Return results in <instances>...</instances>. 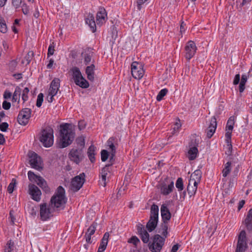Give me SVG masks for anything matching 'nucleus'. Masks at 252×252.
Wrapping results in <instances>:
<instances>
[{
    "label": "nucleus",
    "instance_id": "nucleus-62",
    "mask_svg": "<svg viewBox=\"0 0 252 252\" xmlns=\"http://www.w3.org/2000/svg\"><path fill=\"white\" fill-rule=\"evenodd\" d=\"M107 143L111 150L110 151H116L115 146L114 144L110 140V139L107 141Z\"/></svg>",
    "mask_w": 252,
    "mask_h": 252
},
{
    "label": "nucleus",
    "instance_id": "nucleus-53",
    "mask_svg": "<svg viewBox=\"0 0 252 252\" xmlns=\"http://www.w3.org/2000/svg\"><path fill=\"white\" fill-rule=\"evenodd\" d=\"M199 144V140H197L195 137L193 136L189 143V147H196L198 146Z\"/></svg>",
    "mask_w": 252,
    "mask_h": 252
},
{
    "label": "nucleus",
    "instance_id": "nucleus-17",
    "mask_svg": "<svg viewBox=\"0 0 252 252\" xmlns=\"http://www.w3.org/2000/svg\"><path fill=\"white\" fill-rule=\"evenodd\" d=\"M107 19V13L105 8L103 7H99L96 14V23L97 25H102L104 23Z\"/></svg>",
    "mask_w": 252,
    "mask_h": 252
},
{
    "label": "nucleus",
    "instance_id": "nucleus-49",
    "mask_svg": "<svg viewBox=\"0 0 252 252\" xmlns=\"http://www.w3.org/2000/svg\"><path fill=\"white\" fill-rule=\"evenodd\" d=\"M44 95L42 93H40L37 96L36 105L37 107H40L43 101Z\"/></svg>",
    "mask_w": 252,
    "mask_h": 252
},
{
    "label": "nucleus",
    "instance_id": "nucleus-9",
    "mask_svg": "<svg viewBox=\"0 0 252 252\" xmlns=\"http://www.w3.org/2000/svg\"><path fill=\"white\" fill-rule=\"evenodd\" d=\"M32 110L30 108L23 109L19 113L17 117V121L21 125L26 126L29 122V120L31 116Z\"/></svg>",
    "mask_w": 252,
    "mask_h": 252
},
{
    "label": "nucleus",
    "instance_id": "nucleus-2",
    "mask_svg": "<svg viewBox=\"0 0 252 252\" xmlns=\"http://www.w3.org/2000/svg\"><path fill=\"white\" fill-rule=\"evenodd\" d=\"M66 202L65 190L62 186H59L50 200V206L54 211L63 209Z\"/></svg>",
    "mask_w": 252,
    "mask_h": 252
},
{
    "label": "nucleus",
    "instance_id": "nucleus-57",
    "mask_svg": "<svg viewBox=\"0 0 252 252\" xmlns=\"http://www.w3.org/2000/svg\"><path fill=\"white\" fill-rule=\"evenodd\" d=\"M9 125L6 122L2 123L1 125H0V129L2 132H5L7 131Z\"/></svg>",
    "mask_w": 252,
    "mask_h": 252
},
{
    "label": "nucleus",
    "instance_id": "nucleus-34",
    "mask_svg": "<svg viewBox=\"0 0 252 252\" xmlns=\"http://www.w3.org/2000/svg\"><path fill=\"white\" fill-rule=\"evenodd\" d=\"M235 117L234 116H231L228 120L226 126L225 127V130L232 131L233 128V126L235 123Z\"/></svg>",
    "mask_w": 252,
    "mask_h": 252
},
{
    "label": "nucleus",
    "instance_id": "nucleus-45",
    "mask_svg": "<svg viewBox=\"0 0 252 252\" xmlns=\"http://www.w3.org/2000/svg\"><path fill=\"white\" fill-rule=\"evenodd\" d=\"M14 243L11 240L8 241L5 247V252H11L14 249Z\"/></svg>",
    "mask_w": 252,
    "mask_h": 252
},
{
    "label": "nucleus",
    "instance_id": "nucleus-8",
    "mask_svg": "<svg viewBox=\"0 0 252 252\" xmlns=\"http://www.w3.org/2000/svg\"><path fill=\"white\" fill-rule=\"evenodd\" d=\"M131 72L132 76L137 79H141L144 75V70L142 63L133 62L131 64Z\"/></svg>",
    "mask_w": 252,
    "mask_h": 252
},
{
    "label": "nucleus",
    "instance_id": "nucleus-18",
    "mask_svg": "<svg viewBox=\"0 0 252 252\" xmlns=\"http://www.w3.org/2000/svg\"><path fill=\"white\" fill-rule=\"evenodd\" d=\"M174 188L173 181H171L168 185L165 183H162L159 185L160 193L164 195H167L173 191Z\"/></svg>",
    "mask_w": 252,
    "mask_h": 252
},
{
    "label": "nucleus",
    "instance_id": "nucleus-14",
    "mask_svg": "<svg viewBox=\"0 0 252 252\" xmlns=\"http://www.w3.org/2000/svg\"><path fill=\"white\" fill-rule=\"evenodd\" d=\"M246 240V231L245 230H243L240 232L238 236V240L236 250H238V251H240V250L245 251L247 247Z\"/></svg>",
    "mask_w": 252,
    "mask_h": 252
},
{
    "label": "nucleus",
    "instance_id": "nucleus-36",
    "mask_svg": "<svg viewBox=\"0 0 252 252\" xmlns=\"http://www.w3.org/2000/svg\"><path fill=\"white\" fill-rule=\"evenodd\" d=\"M247 80L246 75H243L241 77V80L239 85V92L242 93L245 89V84Z\"/></svg>",
    "mask_w": 252,
    "mask_h": 252
},
{
    "label": "nucleus",
    "instance_id": "nucleus-20",
    "mask_svg": "<svg viewBox=\"0 0 252 252\" xmlns=\"http://www.w3.org/2000/svg\"><path fill=\"white\" fill-rule=\"evenodd\" d=\"M161 216L163 222H168L171 219V214L165 204H162L160 207Z\"/></svg>",
    "mask_w": 252,
    "mask_h": 252
},
{
    "label": "nucleus",
    "instance_id": "nucleus-63",
    "mask_svg": "<svg viewBox=\"0 0 252 252\" xmlns=\"http://www.w3.org/2000/svg\"><path fill=\"white\" fill-rule=\"evenodd\" d=\"M2 46L5 54L9 49V45L5 41L3 40L2 41Z\"/></svg>",
    "mask_w": 252,
    "mask_h": 252
},
{
    "label": "nucleus",
    "instance_id": "nucleus-58",
    "mask_svg": "<svg viewBox=\"0 0 252 252\" xmlns=\"http://www.w3.org/2000/svg\"><path fill=\"white\" fill-rule=\"evenodd\" d=\"M22 10L24 14L28 15L29 13V9L26 3H23L22 5Z\"/></svg>",
    "mask_w": 252,
    "mask_h": 252
},
{
    "label": "nucleus",
    "instance_id": "nucleus-1",
    "mask_svg": "<svg viewBox=\"0 0 252 252\" xmlns=\"http://www.w3.org/2000/svg\"><path fill=\"white\" fill-rule=\"evenodd\" d=\"M69 124L66 123L61 126L59 142V147L60 148H64L70 145L74 140L75 133L69 128Z\"/></svg>",
    "mask_w": 252,
    "mask_h": 252
},
{
    "label": "nucleus",
    "instance_id": "nucleus-25",
    "mask_svg": "<svg viewBox=\"0 0 252 252\" xmlns=\"http://www.w3.org/2000/svg\"><path fill=\"white\" fill-rule=\"evenodd\" d=\"M111 168V164H106L100 172L102 181L103 182V186H106V176L108 173H109Z\"/></svg>",
    "mask_w": 252,
    "mask_h": 252
},
{
    "label": "nucleus",
    "instance_id": "nucleus-30",
    "mask_svg": "<svg viewBox=\"0 0 252 252\" xmlns=\"http://www.w3.org/2000/svg\"><path fill=\"white\" fill-rule=\"evenodd\" d=\"M168 222H163L161 223L160 227L158 229V232L163 235L164 238L167 237L168 232Z\"/></svg>",
    "mask_w": 252,
    "mask_h": 252
},
{
    "label": "nucleus",
    "instance_id": "nucleus-16",
    "mask_svg": "<svg viewBox=\"0 0 252 252\" xmlns=\"http://www.w3.org/2000/svg\"><path fill=\"white\" fill-rule=\"evenodd\" d=\"M137 230L143 242L148 243L149 241L150 235L141 224H138L137 225Z\"/></svg>",
    "mask_w": 252,
    "mask_h": 252
},
{
    "label": "nucleus",
    "instance_id": "nucleus-10",
    "mask_svg": "<svg viewBox=\"0 0 252 252\" xmlns=\"http://www.w3.org/2000/svg\"><path fill=\"white\" fill-rule=\"evenodd\" d=\"M197 47L194 42L192 40L189 41L185 47L186 59L188 61L190 60L194 56Z\"/></svg>",
    "mask_w": 252,
    "mask_h": 252
},
{
    "label": "nucleus",
    "instance_id": "nucleus-23",
    "mask_svg": "<svg viewBox=\"0 0 252 252\" xmlns=\"http://www.w3.org/2000/svg\"><path fill=\"white\" fill-rule=\"evenodd\" d=\"M85 22L88 24L93 32L96 31V24L93 14L89 13L85 19Z\"/></svg>",
    "mask_w": 252,
    "mask_h": 252
},
{
    "label": "nucleus",
    "instance_id": "nucleus-22",
    "mask_svg": "<svg viewBox=\"0 0 252 252\" xmlns=\"http://www.w3.org/2000/svg\"><path fill=\"white\" fill-rule=\"evenodd\" d=\"M198 182L196 181H192L191 179L189 181L187 187V191L189 197L193 196L197 190Z\"/></svg>",
    "mask_w": 252,
    "mask_h": 252
},
{
    "label": "nucleus",
    "instance_id": "nucleus-39",
    "mask_svg": "<svg viewBox=\"0 0 252 252\" xmlns=\"http://www.w3.org/2000/svg\"><path fill=\"white\" fill-rule=\"evenodd\" d=\"M28 178L31 182L35 183H36V180H38L39 177H41L40 176H37V175L35 174L34 172L32 171H29L28 172Z\"/></svg>",
    "mask_w": 252,
    "mask_h": 252
},
{
    "label": "nucleus",
    "instance_id": "nucleus-6",
    "mask_svg": "<svg viewBox=\"0 0 252 252\" xmlns=\"http://www.w3.org/2000/svg\"><path fill=\"white\" fill-rule=\"evenodd\" d=\"M84 173L80 174L72 179L70 184V189L73 192H77L83 186L85 181Z\"/></svg>",
    "mask_w": 252,
    "mask_h": 252
},
{
    "label": "nucleus",
    "instance_id": "nucleus-33",
    "mask_svg": "<svg viewBox=\"0 0 252 252\" xmlns=\"http://www.w3.org/2000/svg\"><path fill=\"white\" fill-rule=\"evenodd\" d=\"M94 53L93 52L90 51L88 53H86L84 55V63L87 65L92 63H94V60L93 59Z\"/></svg>",
    "mask_w": 252,
    "mask_h": 252
},
{
    "label": "nucleus",
    "instance_id": "nucleus-47",
    "mask_svg": "<svg viewBox=\"0 0 252 252\" xmlns=\"http://www.w3.org/2000/svg\"><path fill=\"white\" fill-rule=\"evenodd\" d=\"M176 187L178 191H182L184 189L183 181L182 178H178L176 182Z\"/></svg>",
    "mask_w": 252,
    "mask_h": 252
},
{
    "label": "nucleus",
    "instance_id": "nucleus-3",
    "mask_svg": "<svg viewBox=\"0 0 252 252\" xmlns=\"http://www.w3.org/2000/svg\"><path fill=\"white\" fill-rule=\"evenodd\" d=\"M53 129L50 126H47L42 129L39 140L45 147H50L53 144Z\"/></svg>",
    "mask_w": 252,
    "mask_h": 252
},
{
    "label": "nucleus",
    "instance_id": "nucleus-26",
    "mask_svg": "<svg viewBox=\"0 0 252 252\" xmlns=\"http://www.w3.org/2000/svg\"><path fill=\"white\" fill-rule=\"evenodd\" d=\"M158 221V219L150 218L146 224V228L150 232L154 230L157 227Z\"/></svg>",
    "mask_w": 252,
    "mask_h": 252
},
{
    "label": "nucleus",
    "instance_id": "nucleus-60",
    "mask_svg": "<svg viewBox=\"0 0 252 252\" xmlns=\"http://www.w3.org/2000/svg\"><path fill=\"white\" fill-rule=\"evenodd\" d=\"M22 3V0H12V4L15 8H19Z\"/></svg>",
    "mask_w": 252,
    "mask_h": 252
},
{
    "label": "nucleus",
    "instance_id": "nucleus-12",
    "mask_svg": "<svg viewBox=\"0 0 252 252\" xmlns=\"http://www.w3.org/2000/svg\"><path fill=\"white\" fill-rule=\"evenodd\" d=\"M29 162L31 167L35 169L40 171L42 169L39 161L40 157L35 152H32L29 155Z\"/></svg>",
    "mask_w": 252,
    "mask_h": 252
},
{
    "label": "nucleus",
    "instance_id": "nucleus-61",
    "mask_svg": "<svg viewBox=\"0 0 252 252\" xmlns=\"http://www.w3.org/2000/svg\"><path fill=\"white\" fill-rule=\"evenodd\" d=\"M11 107V103L9 102H7L4 100L2 103V108L5 110H8Z\"/></svg>",
    "mask_w": 252,
    "mask_h": 252
},
{
    "label": "nucleus",
    "instance_id": "nucleus-50",
    "mask_svg": "<svg viewBox=\"0 0 252 252\" xmlns=\"http://www.w3.org/2000/svg\"><path fill=\"white\" fill-rule=\"evenodd\" d=\"M109 153L106 150H102L101 151V159L102 161H105L108 158Z\"/></svg>",
    "mask_w": 252,
    "mask_h": 252
},
{
    "label": "nucleus",
    "instance_id": "nucleus-38",
    "mask_svg": "<svg viewBox=\"0 0 252 252\" xmlns=\"http://www.w3.org/2000/svg\"><path fill=\"white\" fill-rule=\"evenodd\" d=\"M231 164L230 161H228L225 164L224 168L222 170V176L224 177H226L231 171Z\"/></svg>",
    "mask_w": 252,
    "mask_h": 252
},
{
    "label": "nucleus",
    "instance_id": "nucleus-19",
    "mask_svg": "<svg viewBox=\"0 0 252 252\" xmlns=\"http://www.w3.org/2000/svg\"><path fill=\"white\" fill-rule=\"evenodd\" d=\"M60 80L59 78H55L51 82L49 90V94L56 95L59 91L60 86Z\"/></svg>",
    "mask_w": 252,
    "mask_h": 252
},
{
    "label": "nucleus",
    "instance_id": "nucleus-52",
    "mask_svg": "<svg viewBox=\"0 0 252 252\" xmlns=\"http://www.w3.org/2000/svg\"><path fill=\"white\" fill-rule=\"evenodd\" d=\"M109 237V234L108 232H105L104 234L103 235V237L101 239L100 244H103L104 245H106L107 246L108 242V239Z\"/></svg>",
    "mask_w": 252,
    "mask_h": 252
},
{
    "label": "nucleus",
    "instance_id": "nucleus-59",
    "mask_svg": "<svg viewBox=\"0 0 252 252\" xmlns=\"http://www.w3.org/2000/svg\"><path fill=\"white\" fill-rule=\"evenodd\" d=\"M86 126V123L84 120H81L78 122V128L80 130L84 129Z\"/></svg>",
    "mask_w": 252,
    "mask_h": 252
},
{
    "label": "nucleus",
    "instance_id": "nucleus-32",
    "mask_svg": "<svg viewBox=\"0 0 252 252\" xmlns=\"http://www.w3.org/2000/svg\"><path fill=\"white\" fill-rule=\"evenodd\" d=\"M198 153V149L196 147H189L188 151V158L189 160H193L196 157Z\"/></svg>",
    "mask_w": 252,
    "mask_h": 252
},
{
    "label": "nucleus",
    "instance_id": "nucleus-11",
    "mask_svg": "<svg viewBox=\"0 0 252 252\" xmlns=\"http://www.w3.org/2000/svg\"><path fill=\"white\" fill-rule=\"evenodd\" d=\"M52 208L46 203L40 205V216L42 220L45 221L52 216Z\"/></svg>",
    "mask_w": 252,
    "mask_h": 252
},
{
    "label": "nucleus",
    "instance_id": "nucleus-48",
    "mask_svg": "<svg viewBox=\"0 0 252 252\" xmlns=\"http://www.w3.org/2000/svg\"><path fill=\"white\" fill-rule=\"evenodd\" d=\"M21 94V89L19 87H17L15 92L13 94V97H12V100L13 101H16L19 98L20 95Z\"/></svg>",
    "mask_w": 252,
    "mask_h": 252
},
{
    "label": "nucleus",
    "instance_id": "nucleus-64",
    "mask_svg": "<svg viewBox=\"0 0 252 252\" xmlns=\"http://www.w3.org/2000/svg\"><path fill=\"white\" fill-rule=\"evenodd\" d=\"M240 77V76L239 74H237L235 76L234 79L233 81L234 85H237L239 83Z\"/></svg>",
    "mask_w": 252,
    "mask_h": 252
},
{
    "label": "nucleus",
    "instance_id": "nucleus-7",
    "mask_svg": "<svg viewBox=\"0 0 252 252\" xmlns=\"http://www.w3.org/2000/svg\"><path fill=\"white\" fill-rule=\"evenodd\" d=\"M70 160L78 164L84 158L83 150L75 147L72 148L68 154Z\"/></svg>",
    "mask_w": 252,
    "mask_h": 252
},
{
    "label": "nucleus",
    "instance_id": "nucleus-29",
    "mask_svg": "<svg viewBox=\"0 0 252 252\" xmlns=\"http://www.w3.org/2000/svg\"><path fill=\"white\" fill-rule=\"evenodd\" d=\"M95 149L94 145H91L88 149L87 154L89 158L92 163H94L95 160Z\"/></svg>",
    "mask_w": 252,
    "mask_h": 252
},
{
    "label": "nucleus",
    "instance_id": "nucleus-13",
    "mask_svg": "<svg viewBox=\"0 0 252 252\" xmlns=\"http://www.w3.org/2000/svg\"><path fill=\"white\" fill-rule=\"evenodd\" d=\"M29 193L31 195V197L33 200L37 202L40 201L41 192L36 186L32 184H29Z\"/></svg>",
    "mask_w": 252,
    "mask_h": 252
},
{
    "label": "nucleus",
    "instance_id": "nucleus-43",
    "mask_svg": "<svg viewBox=\"0 0 252 252\" xmlns=\"http://www.w3.org/2000/svg\"><path fill=\"white\" fill-rule=\"evenodd\" d=\"M96 226V223L94 222L88 228L87 232L86 233V234H87V235H89L90 236H92V235H93L95 231Z\"/></svg>",
    "mask_w": 252,
    "mask_h": 252
},
{
    "label": "nucleus",
    "instance_id": "nucleus-5",
    "mask_svg": "<svg viewBox=\"0 0 252 252\" xmlns=\"http://www.w3.org/2000/svg\"><path fill=\"white\" fill-rule=\"evenodd\" d=\"M72 72V77L76 85L84 89H86L89 87V82L83 76L79 68L77 67L73 68Z\"/></svg>",
    "mask_w": 252,
    "mask_h": 252
},
{
    "label": "nucleus",
    "instance_id": "nucleus-28",
    "mask_svg": "<svg viewBox=\"0 0 252 252\" xmlns=\"http://www.w3.org/2000/svg\"><path fill=\"white\" fill-rule=\"evenodd\" d=\"M36 183L46 193H48L50 192V188L47 186L46 181L42 177H39L38 180H36Z\"/></svg>",
    "mask_w": 252,
    "mask_h": 252
},
{
    "label": "nucleus",
    "instance_id": "nucleus-54",
    "mask_svg": "<svg viewBox=\"0 0 252 252\" xmlns=\"http://www.w3.org/2000/svg\"><path fill=\"white\" fill-rule=\"evenodd\" d=\"M128 242L129 243H132L135 246H137V243H140L139 239L135 236H132L128 240Z\"/></svg>",
    "mask_w": 252,
    "mask_h": 252
},
{
    "label": "nucleus",
    "instance_id": "nucleus-56",
    "mask_svg": "<svg viewBox=\"0 0 252 252\" xmlns=\"http://www.w3.org/2000/svg\"><path fill=\"white\" fill-rule=\"evenodd\" d=\"M181 124L180 123V120H179L178 122H176L173 128V131L172 132V134H175L178 131V130L181 127Z\"/></svg>",
    "mask_w": 252,
    "mask_h": 252
},
{
    "label": "nucleus",
    "instance_id": "nucleus-55",
    "mask_svg": "<svg viewBox=\"0 0 252 252\" xmlns=\"http://www.w3.org/2000/svg\"><path fill=\"white\" fill-rule=\"evenodd\" d=\"M54 43H52L50 45V46L48 47L47 53L48 57L53 55L54 54Z\"/></svg>",
    "mask_w": 252,
    "mask_h": 252
},
{
    "label": "nucleus",
    "instance_id": "nucleus-35",
    "mask_svg": "<svg viewBox=\"0 0 252 252\" xmlns=\"http://www.w3.org/2000/svg\"><path fill=\"white\" fill-rule=\"evenodd\" d=\"M191 178L192 181H196L197 182H199L201 178V171L200 170H196L191 174Z\"/></svg>",
    "mask_w": 252,
    "mask_h": 252
},
{
    "label": "nucleus",
    "instance_id": "nucleus-31",
    "mask_svg": "<svg viewBox=\"0 0 252 252\" xmlns=\"http://www.w3.org/2000/svg\"><path fill=\"white\" fill-rule=\"evenodd\" d=\"M158 206L153 204L151 207L150 218L158 219Z\"/></svg>",
    "mask_w": 252,
    "mask_h": 252
},
{
    "label": "nucleus",
    "instance_id": "nucleus-40",
    "mask_svg": "<svg viewBox=\"0 0 252 252\" xmlns=\"http://www.w3.org/2000/svg\"><path fill=\"white\" fill-rule=\"evenodd\" d=\"M17 184V181L15 179L13 178L11 182L9 184L7 187V191L9 193H12L16 187Z\"/></svg>",
    "mask_w": 252,
    "mask_h": 252
},
{
    "label": "nucleus",
    "instance_id": "nucleus-44",
    "mask_svg": "<svg viewBox=\"0 0 252 252\" xmlns=\"http://www.w3.org/2000/svg\"><path fill=\"white\" fill-rule=\"evenodd\" d=\"M168 93V90L166 88L161 90L157 96V100L160 101Z\"/></svg>",
    "mask_w": 252,
    "mask_h": 252
},
{
    "label": "nucleus",
    "instance_id": "nucleus-27",
    "mask_svg": "<svg viewBox=\"0 0 252 252\" xmlns=\"http://www.w3.org/2000/svg\"><path fill=\"white\" fill-rule=\"evenodd\" d=\"M36 183L46 193H48L50 192V188L47 186L46 181L42 177H39L38 180H36Z\"/></svg>",
    "mask_w": 252,
    "mask_h": 252
},
{
    "label": "nucleus",
    "instance_id": "nucleus-41",
    "mask_svg": "<svg viewBox=\"0 0 252 252\" xmlns=\"http://www.w3.org/2000/svg\"><path fill=\"white\" fill-rule=\"evenodd\" d=\"M76 143L78 146L79 147H77V148H80L83 150L85 146V138L83 136H80L78 137L76 140Z\"/></svg>",
    "mask_w": 252,
    "mask_h": 252
},
{
    "label": "nucleus",
    "instance_id": "nucleus-37",
    "mask_svg": "<svg viewBox=\"0 0 252 252\" xmlns=\"http://www.w3.org/2000/svg\"><path fill=\"white\" fill-rule=\"evenodd\" d=\"M7 31V25L3 17L0 16V32L2 33H6Z\"/></svg>",
    "mask_w": 252,
    "mask_h": 252
},
{
    "label": "nucleus",
    "instance_id": "nucleus-46",
    "mask_svg": "<svg viewBox=\"0 0 252 252\" xmlns=\"http://www.w3.org/2000/svg\"><path fill=\"white\" fill-rule=\"evenodd\" d=\"M34 56L33 51H30L28 52L26 56L25 57L24 59L26 61V65L29 64Z\"/></svg>",
    "mask_w": 252,
    "mask_h": 252
},
{
    "label": "nucleus",
    "instance_id": "nucleus-51",
    "mask_svg": "<svg viewBox=\"0 0 252 252\" xmlns=\"http://www.w3.org/2000/svg\"><path fill=\"white\" fill-rule=\"evenodd\" d=\"M30 90L28 88L26 87L23 91V93L22 95V98L24 102L27 101L28 99V94Z\"/></svg>",
    "mask_w": 252,
    "mask_h": 252
},
{
    "label": "nucleus",
    "instance_id": "nucleus-15",
    "mask_svg": "<svg viewBox=\"0 0 252 252\" xmlns=\"http://www.w3.org/2000/svg\"><path fill=\"white\" fill-rule=\"evenodd\" d=\"M217 126V119L215 116H213L210 122L208 127L206 130L207 137L211 138L215 133Z\"/></svg>",
    "mask_w": 252,
    "mask_h": 252
},
{
    "label": "nucleus",
    "instance_id": "nucleus-21",
    "mask_svg": "<svg viewBox=\"0 0 252 252\" xmlns=\"http://www.w3.org/2000/svg\"><path fill=\"white\" fill-rule=\"evenodd\" d=\"M245 227L249 232H252V209L248 212L246 219L243 221Z\"/></svg>",
    "mask_w": 252,
    "mask_h": 252
},
{
    "label": "nucleus",
    "instance_id": "nucleus-42",
    "mask_svg": "<svg viewBox=\"0 0 252 252\" xmlns=\"http://www.w3.org/2000/svg\"><path fill=\"white\" fill-rule=\"evenodd\" d=\"M18 64V62L16 60L11 61L8 63V68L11 72H14L16 70V68Z\"/></svg>",
    "mask_w": 252,
    "mask_h": 252
},
{
    "label": "nucleus",
    "instance_id": "nucleus-4",
    "mask_svg": "<svg viewBox=\"0 0 252 252\" xmlns=\"http://www.w3.org/2000/svg\"><path fill=\"white\" fill-rule=\"evenodd\" d=\"M152 242L149 244V249L152 252H160L164 245L165 239L159 234H155L152 237Z\"/></svg>",
    "mask_w": 252,
    "mask_h": 252
},
{
    "label": "nucleus",
    "instance_id": "nucleus-24",
    "mask_svg": "<svg viewBox=\"0 0 252 252\" xmlns=\"http://www.w3.org/2000/svg\"><path fill=\"white\" fill-rule=\"evenodd\" d=\"M95 65L92 63L90 65L87 66L85 72L87 75V78L91 81H93L94 78Z\"/></svg>",
    "mask_w": 252,
    "mask_h": 252
}]
</instances>
